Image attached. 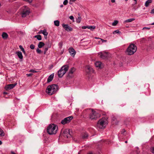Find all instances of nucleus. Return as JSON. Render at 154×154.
Returning <instances> with one entry per match:
<instances>
[{
  "label": "nucleus",
  "instance_id": "5701e85b",
  "mask_svg": "<svg viewBox=\"0 0 154 154\" xmlns=\"http://www.w3.org/2000/svg\"><path fill=\"white\" fill-rule=\"evenodd\" d=\"M134 18H131L126 20L124 21L125 23L131 22L135 20Z\"/></svg>",
  "mask_w": 154,
  "mask_h": 154
},
{
  "label": "nucleus",
  "instance_id": "0eeeda50",
  "mask_svg": "<svg viewBox=\"0 0 154 154\" xmlns=\"http://www.w3.org/2000/svg\"><path fill=\"white\" fill-rule=\"evenodd\" d=\"M22 16L25 17L27 15H29L30 13L29 9L26 6H23L22 8Z\"/></svg>",
  "mask_w": 154,
  "mask_h": 154
},
{
  "label": "nucleus",
  "instance_id": "4d7b16f0",
  "mask_svg": "<svg viewBox=\"0 0 154 154\" xmlns=\"http://www.w3.org/2000/svg\"><path fill=\"white\" fill-rule=\"evenodd\" d=\"M151 25H154V22L153 23H151Z\"/></svg>",
  "mask_w": 154,
  "mask_h": 154
},
{
  "label": "nucleus",
  "instance_id": "a19ab883",
  "mask_svg": "<svg viewBox=\"0 0 154 154\" xmlns=\"http://www.w3.org/2000/svg\"><path fill=\"white\" fill-rule=\"evenodd\" d=\"M69 18H70V19H71V20H73L74 19L73 17L72 16H69Z\"/></svg>",
  "mask_w": 154,
  "mask_h": 154
},
{
  "label": "nucleus",
  "instance_id": "423d86ee",
  "mask_svg": "<svg viewBox=\"0 0 154 154\" xmlns=\"http://www.w3.org/2000/svg\"><path fill=\"white\" fill-rule=\"evenodd\" d=\"M69 69V66L67 65L62 66L58 72V76L60 78L62 77L66 73Z\"/></svg>",
  "mask_w": 154,
  "mask_h": 154
},
{
  "label": "nucleus",
  "instance_id": "5fc2aeb1",
  "mask_svg": "<svg viewBox=\"0 0 154 154\" xmlns=\"http://www.w3.org/2000/svg\"><path fill=\"white\" fill-rule=\"evenodd\" d=\"M134 0L135 1V4H137V0Z\"/></svg>",
  "mask_w": 154,
  "mask_h": 154
},
{
  "label": "nucleus",
  "instance_id": "603ef678",
  "mask_svg": "<svg viewBox=\"0 0 154 154\" xmlns=\"http://www.w3.org/2000/svg\"><path fill=\"white\" fill-rule=\"evenodd\" d=\"M60 44L62 46V44H63L62 42H60Z\"/></svg>",
  "mask_w": 154,
  "mask_h": 154
},
{
  "label": "nucleus",
  "instance_id": "052dcab7",
  "mask_svg": "<svg viewBox=\"0 0 154 154\" xmlns=\"http://www.w3.org/2000/svg\"><path fill=\"white\" fill-rule=\"evenodd\" d=\"M88 154H92V153H89Z\"/></svg>",
  "mask_w": 154,
  "mask_h": 154
},
{
  "label": "nucleus",
  "instance_id": "4be33fe9",
  "mask_svg": "<svg viewBox=\"0 0 154 154\" xmlns=\"http://www.w3.org/2000/svg\"><path fill=\"white\" fill-rule=\"evenodd\" d=\"M42 34H43L44 36H46V38H47V35H48V33L47 32V30L46 29H45L43 30Z\"/></svg>",
  "mask_w": 154,
  "mask_h": 154
},
{
  "label": "nucleus",
  "instance_id": "20e7f679",
  "mask_svg": "<svg viewBox=\"0 0 154 154\" xmlns=\"http://www.w3.org/2000/svg\"><path fill=\"white\" fill-rule=\"evenodd\" d=\"M137 46L134 44H131L126 50V53L128 55L133 54L137 51Z\"/></svg>",
  "mask_w": 154,
  "mask_h": 154
},
{
  "label": "nucleus",
  "instance_id": "c9c22d12",
  "mask_svg": "<svg viewBox=\"0 0 154 154\" xmlns=\"http://www.w3.org/2000/svg\"><path fill=\"white\" fill-rule=\"evenodd\" d=\"M48 48H45V49L44 51V54H46L47 51H48Z\"/></svg>",
  "mask_w": 154,
  "mask_h": 154
},
{
  "label": "nucleus",
  "instance_id": "a18cd8bd",
  "mask_svg": "<svg viewBox=\"0 0 154 154\" xmlns=\"http://www.w3.org/2000/svg\"><path fill=\"white\" fill-rule=\"evenodd\" d=\"M43 31V30H40L38 32V34H41V33H42V32Z\"/></svg>",
  "mask_w": 154,
  "mask_h": 154
},
{
  "label": "nucleus",
  "instance_id": "4468645a",
  "mask_svg": "<svg viewBox=\"0 0 154 154\" xmlns=\"http://www.w3.org/2000/svg\"><path fill=\"white\" fill-rule=\"evenodd\" d=\"M68 50L70 55L74 57L76 54V51L72 47H70L69 48Z\"/></svg>",
  "mask_w": 154,
  "mask_h": 154
},
{
  "label": "nucleus",
  "instance_id": "e433bc0d",
  "mask_svg": "<svg viewBox=\"0 0 154 154\" xmlns=\"http://www.w3.org/2000/svg\"><path fill=\"white\" fill-rule=\"evenodd\" d=\"M19 47V48H20V49L22 51H23V50H24V48L21 45H20Z\"/></svg>",
  "mask_w": 154,
  "mask_h": 154
},
{
  "label": "nucleus",
  "instance_id": "473e14b6",
  "mask_svg": "<svg viewBox=\"0 0 154 154\" xmlns=\"http://www.w3.org/2000/svg\"><path fill=\"white\" fill-rule=\"evenodd\" d=\"M30 48L31 49H34L35 48V46L33 44H31L30 46Z\"/></svg>",
  "mask_w": 154,
  "mask_h": 154
},
{
  "label": "nucleus",
  "instance_id": "7c9ffc66",
  "mask_svg": "<svg viewBox=\"0 0 154 154\" xmlns=\"http://www.w3.org/2000/svg\"><path fill=\"white\" fill-rule=\"evenodd\" d=\"M95 38L100 39L101 41H102V42H103V43L104 42H107V40H104V39H102V38H97V37H95Z\"/></svg>",
  "mask_w": 154,
  "mask_h": 154
},
{
  "label": "nucleus",
  "instance_id": "2f4dec72",
  "mask_svg": "<svg viewBox=\"0 0 154 154\" xmlns=\"http://www.w3.org/2000/svg\"><path fill=\"white\" fill-rule=\"evenodd\" d=\"M36 51L37 52V53L38 54H41L42 52L41 50L39 49L38 48H37L36 50Z\"/></svg>",
  "mask_w": 154,
  "mask_h": 154
},
{
  "label": "nucleus",
  "instance_id": "1a4fd4ad",
  "mask_svg": "<svg viewBox=\"0 0 154 154\" xmlns=\"http://www.w3.org/2000/svg\"><path fill=\"white\" fill-rule=\"evenodd\" d=\"M63 136L67 138H69L71 137V134H70L69 130L68 129H65L63 133Z\"/></svg>",
  "mask_w": 154,
  "mask_h": 154
},
{
  "label": "nucleus",
  "instance_id": "13d9d810",
  "mask_svg": "<svg viewBox=\"0 0 154 154\" xmlns=\"http://www.w3.org/2000/svg\"><path fill=\"white\" fill-rule=\"evenodd\" d=\"M125 143H128V141H125Z\"/></svg>",
  "mask_w": 154,
  "mask_h": 154
},
{
  "label": "nucleus",
  "instance_id": "de8ad7c7",
  "mask_svg": "<svg viewBox=\"0 0 154 154\" xmlns=\"http://www.w3.org/2000/svg\"><path fill=\"white\" fill-rule=\"evenodd\" d=\"M11 154H16L14 152L11 151Z\"/></svg>",
  "mask_w": 154,
  "mask_h": 154
},
{
  "label": "nucleus",
  "instance_id": "c03bdc74",
  "mask_svg": "<svg viewBox=\"0 0 154 154\" xmlns=\"http://www.w3.org/2000/svg\"><path fill=\"white\" fill-rule=\"evenodd\" d=\"M150 13L151 14H154V9L151 10Z\"/></svg>",
  "mask_w": 154,
  "mask_h": 154
},
{
  "label": "nucleus",
  "instance_id": "6e6552de",
  "mask_svg": "<svg viewBox=\"0 0 154 154\" xmlns=\"http://www.w3.org/2000/svg\"><path fill=\"white\" fill-rule=\"evenodd\" d=\"M73 119V117L72 116H69L66 118L63 119L62 120L61 122L62 124L65 125L69 123Z\"/></svg>",
  "mask_w": 154,
  "mask_h": 154
},
{
  "label": "nucleus",
  "instance_id": "0e129e2a",
  "mask_svg": "<svg viewBox=\"0 0 154 154\" xmlns=\"http://www.w3.org/2000/svg\"><path fill=\"white\" fill-rule=\"evenodd\" d=\"M1 6V3H0V7Z\"/></svg>",
  "mask_w": 154,
  "mask_h": 154
},
{
  "label": "nucleus",
  "instance_id": "c85d7f7f",
  "mask_svg": "<svg viewBox=\"0 0 154 154\" xmlns=\"http://www.w3.org/2000/svg\"><path fill=\"white\" fill-rule=\"evenodd\" d=\"M81 21V17H78V18L77 19L76 21V22L78 23H80Z\"/></svg>",
  "mask_w": 154,
  "mask_h": 154
},
{
  "label": "nucleus",
  "instance_id": "3c124183",
  "mask_svg": "<svg viewBox=\"0 0 154 154\" xmlns=\"http://www.w3.org/2000/svg\"><path fill=\"white\" fill-rule=\"evenodd\" d=\"M60 6L61 8H62L63 7V5H60Z\"/></svg>",
  "mask_w": 154,
  "mask_h": 154
},
{
  "label": "nucleus",
  "instance_id": "9b49d317",
  "mask_svg": "<svg viewBox=\"0 0 154 154\" xmlns=\"http://www.w3.org/2000/svg\"><path fill=\"white\" fill-rule=\"evenodd\" d=\"M85 70L88 73H93L94 70L93 68L89 66H87L85 67Z\"/></svg>",
  "mask_w": 154,
  "mask_h": 154
},
{
  "label": "nucleus",
  "instance_id": "49530a36",
  "mask_svg": "<svg viewBox=\"0 0 154 154\" xmlns=\"http://www.w3.org/2000/svg\"><path fill=\"white\" fill-rule=\"evenodd\" d=\"M151 152L152 153H154V148H152Z\"/></svg>",
  "mask_w": 154,
  "mask_h": 154
},
{
  "label": "nucleus",
  "instance_id": "412c9836",
  "mask_svg": "<svg viewBox=\"0 0 154 154\" xmlns=\"http://www.w3.org/2000/svg\"><path fill=\"white\" fill-rule=\"evenodd\" d=\"M152 2V0H147L145 2V6L146 7L149 6V4L151 3Z\"/></svg>",
  "mask_w": 154,
  "mask_h": 154
},
{
  "label": "nucleus",
  "instance_id": "a878e982",
  "mask_svg": "<svg viewBox=\"0 0 154 154\" xmlns=\"http://www.w3.org/2000/svg\"><path fill=\"white\" fill-rule=\"evenodd\" d=\"M54 25L57 26H59L60 22L59 20H55L54 22Z\"/></svg>",
  "mask_w": 154,
  "mask_h": 154
},
{
  "label": "nucleus",
  "instance_id": "cd10ccee",
  "mask_svg": "<svg viewBox=\"0 0 154 154\" xmlns=\"http://www.w3.org/2000/svg\"><path fill=\"white\" fill-rule=\"evenodd\" d=\"M88 136V134L87 133H84L82 136V138L83 139H85Z\"/></svg>",
  "mask_w": 154,
  "mask_h": 154
},
{
  "label": "nucleus",
  "instance_id": "6e6d98bb",
  "mask_svg": "<svg viewBox=\"0 0 154 154\" xmlns=\"http://www.w3.org/2000/svg\"><path fill=\"white\" fill-rule=\"evenodd\" d=\"M3 93L4 94H7V93L6 92H4Z\"/></svg>",
  "mask_w": 154,
  "mask_h": 154
},
{
  "label": "nucleus",
  "instance_id": "680f3d73",
  "mask_svg": "<svg viewBox=\"0 0 154 154\" xmlns=\"http://www.w3.org/2000/svg\"><path fill=\"white\" fill-rule=\"evenodd\" d=\"M51 45H50V46L49 47V48H51Z\"/></svg>",
  "mask_w": 154,
  "mask_h": 154
},
{
  "label": "nucleus",
  "instance_id": "f704fd0d",
  "mask_svg": "<svg viewBox=\"0 0 154 154\" xmlns=\"http://www.w3.org/2000/svg\"><path fill=\"white\" fill-rule=\"evenodd\" d=\"M68 2L67 0H65L63 2V4L64 5H66Z\"/></svg>",
  "mask_w": 154,
  "mask_h": 154
},
{
  "label": "nucleus",
  "instance_id": "c756f323",
  "mask_svg": "<svg viewBox=\"0 0 154 154\" xmlns=\"http://www.w3.org/2000/svg\"><path fill=\"white\" fill-rule=\"evenodd\" d=\"M118 23V21L117 20H115L112 23V25L113 26H115Z\"/></svg>",
  "mask_w": 154,
  "mask_h": 154
},
{
  "label": "nucleus",
  "instance_id": "4c0bfd02",
  "mask_svg": "<svg viewBox=\"0 0 154 154\" xmlns=\"http://www.w3.org/2000/svg\"><path fill=\"white\" fill-rule=\"evenodd\" d=\"M29 72H33V73H35V72H37L36 71H35L34 70L31 69V70H30Z\"/></svg>",
  "mask_w": 154,
  "mask_h": 154
},
{
  "label": "nucleus",
  "instance_id": "dca6fc26",
  "mask_svg": "<svg viewBox=\"0 0 154 154\" xmlns=\"http://www.w3.org/2000/svg\"><path fill=\"white\" fill-rule=\"evenodd\" d=\"M18 56V57L21 60H22L23 59V56L22 52L20 51H17L15 53Z\"/></svg>",
  "mask_w": 154,
  "mask_h": 154
},
{
  "label": "nucleus",
  "instance_id": "39448f33",
  "mask_svg": "<svg viewBox=\"0 0 154 154\" xmlns=\"http://www.w3.org/2000/svg\"><path fill=\"white\" fill-rule=\"evenodd\" d=\"M107 117L103 118L98 122L97 126L100 129L104 128L107 124Z\"/></svg>",
  "mask_w": 154,
  "mask_h": 154
},
{
  "label": "nucleus",
  "instance_id": "f257e3e1",
  "mask_svg": "<svg viewBox=\"0 0 154 154\" xmlns=\"http://www.w3.org/2000/svg\"><path fill=\"white\" fill-rule=\"evenodd\" d=\"M83 112L85 114L90 113L89 118L91 119H96L100 116V115L98 113L91 109H86L84 110Z\"/></svg>",
  "mask_w": 154,
  "mask_h": 154
},
{
  "label": "nucleus",
  "instance_id": "37998d69",
  "mask_svg": "<svg viewBox=\"0 0 154 154\" xmlns=\"http://www.w3.org/2000/svg\"><path fill=\"white\" fill-rule=\"evenodd\" d=\"M146 29L149 30L150 29V28H149V27H143V29Z\"/></svg>",
  "mask_w": 154,
  "mask_h": 154
},
{
  "label": "nucleus",
  "instance_id": "7ed1b4c3",
  "mask_svg": "<svg viewBox=\"0 0 154 154\" xmlns=\"http://www.w3.org/2000/svg\"><path fill=\"white\" fill-rule=\"evenodd\" d=\"M58 128L54 124H51L48 125L47 129V133L50 135L55 134L58 131Z\"/></svg>",
  "mask_w": 154,
  "mask_h": 154
},
{
  "label": "nucleus",
  "instance_id": "2eb2a0df",
  "mask_svg": "<svg viewBox=\"0 0 154 154\" xmlns=\"http://www.w3.org/2000/svg\"><path fill=\"white\" fill-rule=\"evenodd\" d=\"M99 55L101 58L103 59H106L107 57V54L106 53H103L102 52H100L99 53Z\"/></svg>",
  "mask_w": 154,
  "mask_h": 154
},
{
  "label": "nucleus",
  "instance_id": "f8f14e48",
  "mask_svg": "<svg viewBox=\"0 0 154 154\" xmlns=\"http://www.w3.org/2000/svg\"><path fill=\"white\" fill-rule=\"evenodd\" d=\"M75 70V69L74 67L71 68L69 72L68 77L70 78L72 77L73 76V74Z\"/></svg>",
  "mask_w": 154,
  "mask_h": 154
},
{
  "label": "nucleus",
  "instance_id": "8fccbe9b",
  "mask_svg": "<svg viewBox=\"0 0 154 154\" xmlns=\"http://www.w3.org/2000/svg\"><path fill=\"white\" fill-rule=\"evenodd\" d=\"M22 52H23V53L24 54H25V50H23V51H22Z\"/></svg>",
  "mask_w": 154,
  "mask_h": 154
},
{
  "label": "nucleus",
  "instance_id": "ddd939ff",
  "mask_svg": "<svg viewBox=\"0 0 154 154\" xmlns=\"http://www.w3.org/2000/svg\"><path fill=\"white\" fill-rule=\"evenodd\" d=\"M17 84L15 83L7 85L5 87V89L6 90H9L13 88Z\"/></svg>",
  "mask_w": 154,
  "mask_h": 154
},
{
  "label": "nucleus",
  "instance_id": "69168bd1",
  "mask_svg": "<svg viewBox=\"0 0 154 154\" xmlns=\"http://www.w3.org/2000/svg\"><path fill=\"white\" fill-rule=\"evenodd\" d=\"M78 154H79V152Z\"/></svg>",
  "mask_w": 154,
  "mask_h": 154
},
{
  "label": "nucleus",
  "instance_id": "09e8293b",
  "mask_svg": "<svg viewBox=\"0 0 154 154\" xmlns=\"http://www.w3.org/2000/svg\"><path fill=\"white\" fill-rule=\"evenodd\" d=\"M111 2L112 3H114L115 2V0H111Z\"/></svg>",
  "mask_w": 154,
  "mask_h": 154
},
{
  "label": "nucleus",
  "instance_id": "864d4df0",
  "mask_svg": "<svg viewBox=\"0 0 154 154\" xmlns=\"http://www.w3.org/2000/svg\"><path fill=\"white\" fill-rule=\"evenodd\" d=\"M2 144V142L0 140V145Z\"/></svg>",
  "mask_w": 154,
  "mask_h": 154
},
{
  "label": "nucleus",
  "instance_id": "393cba45",
  "mask_svg": "<svg viewBox=\"0 0 154 154\" xmlns=\"http://www.w3.org/2000/svg\"><path fill=\"white\" fill-rule=\"evenodd\" d=\"M95 26H88V29H90L91 30H93L95 29Z\"/></svg>",
  "mask_w": 154,
  "mask_h": 154
},
{
  "label": "nucleus",
  "instance_id": "ea45409f",
  "mask_svg": "<svg viewBox=\"0 0 154 154\" xmlns=\"http://www.w3.org/2000/svg\"><path fill=\"white\" fill-rule=\"evenodd\" d=\"M32 73H29V74H27L26 75L27 77H29L32 76Z\"/></svg>",
  "mask_w": 154,
  "mask_h": 154
},
{
  "label": "nucleus",
  "instance_id": "79ce46f5",
  "mask_svg": "<svg viewBox=\"0 0 154 154\" xmlns=\"http://www.w3.org/2000/svg\"><path fill=\"white\" fill-rule=\"evenodd\" d=\"M126 131L125 130V129H122V132H121V133L122 134H124L125 132Z\"/></svg>",
  "mask_w": 154,
  "mask_h": 154
},
{
  "label": "nucleus",
  "instance_id": "58836bf2",
  "mask_svg": "<svg viewBox=\"0 0 154 154\" xmlns=\"http://www.w3.org/2000/svg\"><path fill=\"white\" fill-rule=\"evenodd\" d=\"M88 26H84L82 27V29H85L86 28H88Z\"/></svg>",
  "mask_w": 154,
  "mask_h": 154
},
{
  "label": "nucleus",
  "instance_id": "a211bd4d",
  "mask_svg": "<svg viewBox=\"0 0 154 154\" xmlns=\"http://www.w3.org/2000/svg\"><path fill=\"white\" fill-rule=\"evenodd\" d=\"M102 63L100 61L96 62L95 63V66L97 67H99L100 68L101 67V65Z\"/></svg>",
  "mask_w": 154,
  "mask_h": 154
},
{
  "label": "nucleus",
  "instance_id": "f03ea898",
  "mask_svg": "<svg viewBox=\"0 0 154 154\" xmlns=\"http://www.w3.org/2000/svg\"><path fill=\"white\" fill-rule=\"evenodd\" d=\"M58 89V86L55 84L48 86L46 89V92L49 95H51L55 93Z\"/></svg>",
  "mask_w": 154,
  "mask_h": 154
},
{
  "label": "nucleus",
  "instance_id": "6ab92c4d",
  "mask_svg": "<svg viewBox=\"0 0 154 154\" xmlns=\"http://www.w3.org/2000/svg\"><path fill=\"white\" fill-rule=\"evenodd\" d=\"M45 45V44L43 42H40L38 45V47L40 48H41L43 47Z\"/></svg>",
  "mask_w": 154,
  "mask_h": 154
},
{
  "label": "nucleus",
  "instance_id": "f3484780",
  "mask_svg": "<svg viewBox=\"0 0 154 154\" xmlns=\"http://www.w3.org/2000/svg\"><path fill=\"white\" fill-rule=\"evenodd\" d=\"M54 75L53 74H52L50 75L47 79L48 82H49L52 80L53 78Z\"/></svg>",
  "mask_w": 154,
  "mask_h": 154
},
{
  "label": "nucleus",
  "instance_id": "bb28decb",
  "mask_svg": "<svg viewBox=\"0 0 154 154\" xmlns=\"http://www.w3.org/2000/svg\"><path fill=\"white\" fill-rule=\"evenodd\" d=\"M5 134L3 131L1 129H0V136L3 137L5 136Z\"/></svg>",
  "mask_w": 154,
  "mask_h": 154
},
{
  "label": "nucleus",
  "instance_id": "bf43d9fd",
  "mask_svg": "<svg viewBox=\"0 0 154 154\" xmlns=\"http://www.w3.org/2000/svg\"><path fill=\"white\" fill-rule=\"evenodd\" d=\"M45 39H46L47 38H46V36H45Z\"/></svg>",
  "mask_w": 154,
  "mask_h": 154
},
{
  "label": "nucleus",
  "instance_id": "e2e57ef3",
  "mask_svg": "<svg viewBox=\"0 0 154 154\" xmlns=\"http://www.w3.org/2000/svg\"><path fill=\"white\" fill-rule=\"evenodd\" d=\"M125 1H128V0H125Z\"/></svg>",
  "mask_w": 154,
  "mask_h": 154
},
{
  "label": "nucleus",
  "instance_id": "9d476101",
  "mask_svg": "<svg viewBox=\"0 0 154 154\" xmlns=\"http://www.w3.org/2000/svg\"><path fill=\"white\" fill-rule=\"evenodd\" d=\"M62 26L65 30L67 32L72 31L73 30V29L70 27L68 24L63 23L62 24Z\"/></svg>",
  "mask_w": 154,
  "mask_h": 154
},
{
  "label": "nucleus",
  "instance_id": "72a5a7b5",
  "mask_svg": "<svg viewBox=\"0 0 154 154\" xmlns=\"http://www.w3.org/2000/svg\"><path fill=\"white\" fill-rule=\"evenodd\" d=\"M119 32V31L118 30H116L114 31L113 32V34H115L116 33H118Z\"/></svg>",
  "mask_w": 154,
  "mask_h": 154
},
{
  "label": "nucleus",
  "instance_id": "b1692460",
  "mask_svg": "<svg viewBox=\"0 0 154 154\" xmlns=\"http://www.w3.org/2000/svg\"><path fill=\"white\" fill-rule=\"evenodd\" d=\"M35 38H36L38 40H41L42 39V36L40 35H37L34 36Z\"/></svg>",
  "mask_w": 154,
  "mask_h": 154
},
{
  "label": "nucleus",
  "instance_id": "aec40b11",
  "mask_svg": "<svg viewBox=\"0 0 154 154\" xmlns=\"http://www.w3.org/2000/svg\"><path fill=\"white\" fill-rule=\"evenodd\" d=\"M2 36L4 39H6L8 38V35L7 33L4 32L2 34Z\"/></svg>",
  "mask_w": 154,
  "mask_h": 154
}]
</instances>
